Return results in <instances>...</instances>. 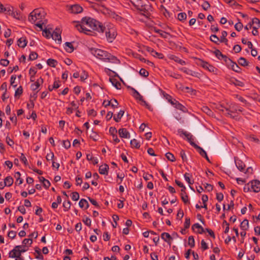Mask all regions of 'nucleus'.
I'll list each match as a JSON object with an SVG mask.
<instances>
[{"mask_svg":"<svg viewBox=\"0 0 260 260\" xmlns=\"http://www.w3.org/2000/svg\"><path fill=\"white\" fill-rule=\"evenodd\" d=\"M79 205L80 208H82L86 206L85 209H87L89 207V204L87 201L84 199H82L79 203Z\"/></svg>","mask_w":260,"mask_h":260,"instance_id":"nucleus-32","label":"nucleus"},{"mask_svg":"<svg viewBox=\"0 0 260 260\" xmlns=\"http://www.w3.org/2000/svg\"><path fill=\"white\" fill-rule=\"evenodd\" d=\"M164 96L166 98V100H167L168 102H169L172 106H174L175 104H176L177 101L175 99H173L170 95L166 94Z\"/></svg>","mask_w":260,"mask_h":260,"instance_id":"nucleus-28","label":"nucleus"},{"mask_svg":"<svg viewBox=\"0 0 260 260\" xmlns=\"http://www.w3.org/2000/svg\"><path fill=\"white\" fill-rule=\"evenodd\" d=\"M253 23H254V26L260 27V20L257 18L255 17L253 18Z\"/></svg>","mask_w":260,"mask_h":260,"instance_id":"nucleus-64","label":"nucleus"},{"mask_svg":"<svg viewBox=\"0 0 260 260\" xmlns=\"http://www.w3.org/2000/svg\"><path fill=\"white\" fill-rule=\"evenodd\" d=\"M16 253H17V250H15L14 248L10 251L9 253V257L11 258H16Z\"/></svg>","mask_w":260,"mask_h":260,"instance_id":"nucleus-55","label":"nucleus"},{"mask_svg":"<svg viewBox=\"0 0 260 260\" xmlns=\"http://www.w3.org/2000/svg\"><path fill=\"white\" fill-rule=\"evenodd\" d=\"M250 186L253 192H257L260 191V181L257 180H252L250 182Z\"/></svg>","mask_w":260,"mask_h":260,"instance_id":"nucleus-7","label":"nucleus"},{"mask_svg":"<svg viewBox=\"0 0 260 260\" xmlns=\"http://www.w3.org/2000/svg\"><path fill=\"white\" fill-rule=\"evenodd\" d=\"M169 58L174 60L175 62L184 65L185 64V61L184 60H182L179 57L174 55H170L169 56Z\"/></svg>","mask_w":260,"mask_h":260,"instance_id":"nucleus-17","label":"nucleus"},{"mask_svg":"<svg viewBox=\"0 0 260 260\" xmlns=\"http://www.w3.org/2000/svg\"><path fill=\"white\" fill-rule=\"evenodd\" d=\"M124 113V111H123V110H120L118 114L117 115V116H114L113 117V119L114 120L117 122H118L119 121H120L121 117L123 116V114Z\"/></svg>","mask_w":260,"mask_h":260,"instance_id":"nucleus-31","label":"nucleus"},{"mask_svg":"<svg viewBox=\"0 0 260 260\" xmlns=\"http://www.w3.org/2000/svg\"><path fill=\"white\" fill-rule=\"evenodd\" d=\"M0 64L4 67H7L9 64V61L6 59H1Z\"/></svg>","mask_w":260,"mask_h":260,"instance_id":"nucleus-62","label":"nucleus"},{"mask_svg":"<svg viewBox=\"0 0 260 260\" xmlns=\"http://www.w3.org/2000/svg\"><path fill=\"white\" fill-rule=\"evenodd\" d=\"M118 134H119V136L121 138H126V139L130 138V134L127 131V129L126 128H120L118 130Z\"/></svg>","mask_w":260,"mask_h":260,"instance_id":"nucleus-12","label":"nucleus"},{"mask_svg":"<svg viewBox=\"0 0 260 260\" xmlns=\"http://www.w3.org/2000/svg\"><path fill=\"white\" fill-rule=\"evenodd\" d=\"M192 176V175L189 174V173H185V174L184 175V178H185V180L187 182V183L190 185V184H192L193 183V180L191 181L190 179V178Z\"/></svg>","mask_w":260,"mask_h":260,"instance_id":"nucleus-37","label":"nucleus"},{"mask_svg":"<svg viewBox=\"0 0 260 260\" xmlns=\"http://www.w3.org/2000/svg\"><path fill=\"white\" fill-rule=\"evenodd\" d=\"M201 248L203 250H207L208 248L207 244L206 243V242L202 240L201 242Z\"/></svg>","mask_w":260,"mask_h":260,"instance_id":"nucleus-63","label":"nucleus"},{"mask_svg":"<svg viewBox=\"0 0 260 260\" xmlns=\"http://www.w3.org/2000/svg\"><path fill=\"white\" fill-rule=\"evenodd\" d=\"M191 145L193 146L195 149H197L199 154L203 156L204 155H206V151L200 146H198L194 143H191Z\"/></svg>","mask_w":260,"mask_h":260,"instance_id":"nucleus-16","label":"nucleus"},{"mask_svg":"<svg viewBox=\"0 0 260 260\" xmlns=\"http://www.w3.org/2000/svg\"><path fill=\"white\" fill-rule=\"evenodd\" d=\"M38 55V54L35 52H31L29 55V60H34L37 58Z\"/></svg>","mask_w":260,"mask_h":260,"instance_id":"nucleus-49","label":"nucleus"},{"mask_svg":"<svg viewBox=\"0 0 260 260\" xmlns=\"http://www.w3.org/2000/svg\"><path fill=\"white\" fill-rule=\"evenodd\" d=\"M213 53L214 54L216 57L219 60H221V58L223 57V54L218 49H216L215 51H213Z\"/></svg>","mask_w":260,"mask_h":260,"instance_id":"nucleus-42","label":"nucleus"},{"mask_svg":"<svg viewBox=\"0 0 260 260\" xmlns=\"http://www.w3.org/2000/svg\"><path fill=\"white\" fill-rule=\"evenodd\" d=\"M105 31L106 32V36L107 39L109 40V42H112V40L115 39L116 36V32L115 31V29L114 28V27H108L107 28L105 27L104 31Z\"/></svg>","mask_w":260,"mask_h":260,"instance_id":"nucleus-5","label":"nucleus"},{"mask_svg":"<svg viewBox=\"0 0 260 260\" xmlns=\"http://www.w3.org/2000/svg\"><path fill=\"white\" fill-rule=\"evenodd\" d=\"M89 50L92 55L100 59L115 63H119V60L116 57L106 51L94 48H90Z\"/></svg>","mask_w":260,"mask_h":260,"instance_id":"nucleus-3","label":"nucleus"},{"mask_svg":"<svg viewBox=\"0 0 260 260\" xmlns=\"http://www.w3.org/2000/svg\"><path fill=\"white\" fill-rule=\"evenodd\" d=\"M190 224V219L189 217H186L185 221L184 223V229H187L189 228Z\"/></svg>","mask_w":260,"mask_h":260,"instance_id":"nucleus-56","label":"nucleus"},{"mask_svg":"<svg viewBox=\"0 0 260 260\" xmlns=\"http://www.w3.org/2000/svg\"><path fill=\"white\" fill-rule=\"evenodd\" d=\"M21 174L19 172H17L15 173V177L16 178V181L15 182V184L18 183V185H20L23 183V180L20 178Z\"/></svg>","mask_w":260,"mask_h":260,"instance_id":"nucleus-27","label":"nucleus"},{"mask_svg":"<svg viewBox=\"0 0 260 260\" xmlns=\"http://www.w3.org/2000/svg\"><path fill=\"white\" fill-rule=\"evenodd\" d=\"M82 24L76 25V28L80 32H83L88 35L87 32H90L91 30L87 28L85 25L93 30H96L99 32H104L105 27L102 23L90 17H85L81 20Z\"/></svg>","mask_w":260,"mask_h":260,"instance_id":"nucleus-1","label":"nucleus"},{"mask_svg":"<svg viewBox=\"0 0 260 260\" xmlns=\"http://www.w3.org/2000/svg\"><path fill=\"white\" fill-rule=\"evenodd\" d=\"M195 229H198L199 230L198 232V233L202 234L203 233L205 232V230L198 223H195L192 225V230H194Z\"/></svg>","mask_w":260,"mask_h":260,"instance_id":"nucleus-23","label":"nucleus"},{"mask_svg":"<svg viewBox=\"0 0 260 260\" xmlns=\"http://www.w3.org/2000/svg\"><path fill=\"white\" fill-rule=\"evenodd\" d=\"M71 203L69 200L67 202L64 201L63 203V207L64 208V211H68L71 208Z\"/></svg>","mask_w":260,"mask_h":260,"instance_id":"nucleus-39","label":"nucleus"},{"mask_svg":"<svg viewBox=\"0 0 260 260\" xmlns=\"http://www.w3.org/2000/svg\"><path fill=\"white\" fill-rule=\"evenodd\" d=\"M146 50L150 52L153 56H157L158 58L162 59L164 57V55L161 53H158L155 51L153 48L147 47Z\"/></svg>","mask_w":260,"mask_h":260,"instance_id":"nucleus-11","label":"nucleus"},{"mask_svg":"<svg viewBox=\"0 0 260 260\" xmlns=\"http://www.w3.org/2000/svg\"><path fill=\"white\" fill-rule=\"evenodd\" d=\"M221 59H223V60L224 61V62L226 63V64L228 65V66H229V64L231 63V62H232V60L228 58L226 55H223V57L222 58H221Z\"/></svg>","mask_w":260,"mask_h":260,"instance_id":"nucleus-60","label":"nucleus"},{"mask_svg":"<svg viewBox=\"0 0 260 260\" xmlns=\"http://www.w3.org/2000/svg\"><path fill=\"white\" fill-rule=\"evenodd\" d=\"M109 81L111 82L112 85L114 86L116 89H120L121 88V84L116 79L110 78Z\"/></svg>","mask_w":260,"mask_h":260,"instance_id":"nucleus-22","label":"nucleus"},{"mask_svg":"<svg viewBox=\"0 0 260 260\" xmlns=\"http://www.w3.org/2000/svg\"><path fill=\"white\" fill-rule=\"evenodd\" d=\"M187 15L185 13H180L178 15V19L179 21H184L186 19Z\"/></svg>","mask_w":260,"mask_h":260,"instance_id":"nucleus-44","label":"nucleus"},{"mask_svg":"<svg viewBox=\"0 0 260 260\" xmlns=\"http://www.w3.org/2000/svg\"><path fill=\"white\" fill-rule=\"evenodd\" d=\"M181 199L184 204H189L190 202L188 200V196L187 194L181 195Z\"/></svg>","mask_w":260,"mask_h":260,"instance_id":"nucleus-50","label":"nucleus"},{"mask_svg":"<svg viewBox=\"0 0 260 260\" xmlns=\"http://www.w3.org/2000/svg\"><path fill=\"white\" fill-rule=\"evenodd\" d=\"M238 62L240 65L243 67H246L249 64V62L243 57L239 58Z\"/></svg>","mask_w":260,"mask_h":260,"instance_id":"nucleus-25","label":"nucleus"},{"mask_svg":"<svg viewBox=\"0 0 260 260\" xmlns=\"http://www.w3.org/2000/svg\"><path fill=\"white\" fill-rule=\"evenodd\" d=\"M152 29L155 32L159 34V35L163 38H166L167 35H168V33L162 30L157 29L156 27H153Z\"/></svg>","mask_w":260,"mask_h":260,"instance_id":"nucleus-26","label":"nucleus"},{"mask_svg":"<svg viewBox=\"0 0 260 260\" xmlns=\"http://www.w3.org/2000/svg\"><path fill=\"white\" fill-rule=\"evenodd\" d=\"M240 228L242 230L245 231L248 228V220L244 219L240 224Z\"/></svg>","mask_w":260,"mask_h":260,"instance_id":"nucleus-34","label":"nucleus"},{"mask_svg":"<svg viewBox=\"0 0 260 260\" xmlns=\"http://www.w3.org/2000/svg\"><path fill=\"white\" fill-rule=\"evenodd\" d=\"M210 39L211 41L213 42V43L216 44H218L219 39L217 37L216 35H212L210 37Z\"/></svg>","mask_w":260,"mask_h":260,"instance_id":"nucleus-46","label":"nucleus"},{"mask_svg":"<svg viewBox=\"0 0 260 260\" xmlns=\"http://www.w3.org/2000/svg\"><path fill=\"white\" fill-rule=\"evenodd\" d=\"M137 9L138 10L143 12L142 14L147 18L150 16V12L152 11V7L149 5H141L140 7H137Z\"/></svg>","mask_w":260,"mask_h":260,"instance_id":"nucleus-6","label":"nucleus"},{"mask_svg":"<svg viewBox=\"0 0 260 260\" xmlns=\"http://www.w3.org/2000/svg\"><path fill=\"white\" fill-rule=\"evenodd\" d=\"M106 102H107L105 100L103 103V105H104L105 107L111 106L112 108H115L118 107V105L119 104L117 100L115 99H113L111 101H107V104H105Z\"/></svg>","mask_w":260,"mask_h":260,"instance_id":"nucleus-10","label":"nucleus"},{"mask_svg":"<svg viewBox=\"0 0 260 260\" xmlns=\"http://www.w3.org/2000/svg\"><path fill=\"white\" fill-rule=\"evenodd\" d=\"M46 15V13L43 9H36L29 14L28 21L43 30V25L47 23Z\"/></svg>","mask_w":260,"mask_h":260,"instance_id":"nucleus-2","label":"nucleus"},{"mask_svg":"<svg viewBox=\"0 0 260 260\" xmlns=\"http://www.w3.org/2000/svg\"><path fill=\"white\" fill-rule=\"evenodd\" d=\"M11 15L18 20H21L22 18L21 14L17 11L11 12Z\"/></svg>","mask_w":260,"mask_h":260,"instance_id":"nucleus-35","label":"nucleus"},{"mask_svg":"<svg viewBox=\"0 0 260 260\" xmlns=\"http://www.w3.org/2000/svg\"><path fill=\"white\" fill-rule=\"evenodd\" d=\"M235 164L237 168L241 172H244L246 167L245 164L240 159H235Z\"/></svg>","mask_w":260,"mask_h":260,"instance_id":"nucleus-13","label":"nucleus"},{"mask_svg":"<svg viewBox=\"0 0 260 260\" xmlns=\"http://www.w3.org/2000/svg\"><path fill=\"white\" fill-rule=\"evenodd\" d=\"M22 92H23V89H22V86H20L15 91V96H16L17 95H20L22 94Z\"/></svg>","mask_w":260,"mask_h":260,"instance_id":"nucleus-61","label":"nucleus"},{"mask_svg":"<svg viewBox=\"0 0 260 260\" xmlns=\"http://www.w3.org/2000/svg\"><path fill=\"white\" fill-rule=\"evenodd\" d=\"M161 238L165 242H167L169 245H171V241L173 240V238L169 233L166 232L162 233L161 235Z\"/></svg>","mask_w":260,"mask_h":260,"instance_id":"nucleus-14","label":"nucleus"},{"mask_svg":"<svg viewBox=\"0 0 260 260\" xmlns=\"http://www.w3.org/2000/svg\"><path fill=\"white\" fill-rule=\"evenodd\" d=\"M225 115L226 116H229L232 118H234L236 117V115H233V114L235 113V112L234 111H231L228 109H225Z\"/></svg>","mask_w":260,"mask_h":260,"instance_id":"nucleus-40","label":"nucleus"},{"mask_svg":"<svg viewBox=\"0 0 260 260\" xmlns=\"http://www.w3.org/2000/svg\"><path fill=\"white\" fill-rule=\"evenodd\" d=\"M27 42L25 38L21 37L18 40V46L21 48H24L27 45Z\"/></svg>","mask_w":260,"mask_h":260,"instance_id":"nucleus-18","label":"nucleus"},{"mask_svg":"<svg viewBox=\"0 0 260 260\" xmlns=\"http://www.w3.org/2000/svg\"><path fill=\"white\" fill-rule=\"evenodd\" d=\"M32 243V240L31 238L24 239L22 241L23 245L30 246Z\"/></svg>","mask_w":260,"mask_h":260,"instance_id":"nucleus-53","label":"nucleus"},{"mask_svg":"<svg viewBox=\"0 0 260 260\" xmlns=\"http://www.w3.org/2000/svg\"><path fill=\"white\" fill-rule=\"evenodd\" d=\"M63 147L66 149H68L71 147V143L69 140H63L62 141Z\"/></svg>","mask_w":260,"mask_h":260,"instance_id":"nucleus-54","label":"nucleus"},{"mask_svg":"<svg viewBox=\"0 0 260 260\" xmlns=\"http://www.w3.org/2000/svg\"><path fill=\"white\" fill-rule=\"evenodd\" d=\"M243 27V25L242 23L240 22H238L235 25V28L236 30H237L238 31H240L242 29Z\"/></svg>","mask_w":260,"mask_h":260,"instance_id":"nucleus-57","label":"nucleus"},{"mask_svg":"<svg viewBox=\"0 0 260 260\" xmlns=\"http://www.w3.org/2000/svg\"><path fill=\"white\" fill-rule=\"evenodd\" d=\"M139 74L144 77H147L149 75L148 72L146 71L145 69L143 68L140 70Z\"/></svg>","mask_w":260,"mask_h":260,"instance_id":"nucleus-51","label":"nucleus"},{"mask_svg":"<svg viewBox=\"0 0 260 260\" xmlns=\"http://www.w3.org/2000/svg\"><path fill=\"white\" fill-rule=\"evenodd\" d=\"M188 244L191 247H194V240L192 236H190L188 237Z\"/></svg>","mask_w":260,"mask_h":260,"instance_id":"nucleus-47","label":"nucleus"},{"mask_svg":"<svg viewBox=\"0 0 260 260\" xmlns=\"http://www.w3.org/2000/svg\"><path fill=\"white\" fill-rule=\"evenodd\" d=\"M197 63L203 68L208 70L209 72L215 73L216 74H217L216 72L218 71V69L212 65L210 64L207 62L204 61L201 59H198V62Z\"/></svg>","mask_w":260,"mask_h":260,"instance_id":"nucleus-4","label":"nucleus"},{"mask_svg":"<svg viewBox=\"0 0 260 260\" xmlns=\"http://www.w3.org/2000/svg\"><path fill=\"white\" fill-rule=\"evenodd\" d=\"M51 32L48 29L45 28L43 30V36L45 37L47 39L51 38Z\"/></svg>","mask_w":260,"mask_h":260,"instance_id":"nucleus-43","label":"nucleus"},{"mask_svg":"<svg viewBox=\"0 0 260 260\" xmlns=\"http://www.w3.org/2000/svg\"><path fill=\"white\" fill-rule=\"evenodd\" d=\"M65 45H66V46L68 47V48H65V50H66L67 52H69V53H71V52H73L74 48V47H73L72 43L66 42Z\"/></svg>","mask_w":260,"mask_h":260,"instance_id":"nucleus-30","label":"nucleus"},{"mask_svg":"<svg viewBox=\"0 0 260 260\" xmlns=\"http://www.w3.org/2000/svg\"><path fill=\"white\" fill-rule=\"evenodd\" d=\"M13 179L11 176H8L4 179V182H6V184L7 186H11L13 183Z\"/></svg>","mask_w":260,"mask_h":260,"instance_id":"nucleus-33","label":"nucleus"},{"mask_svg":"<svg viewBox=\"0 0 260 260\" xmlns=\"http://www.w3.org/2000/svg\"><path fill=\"white\" fill-rule=\"evenodd\" d=\"M250 185H251V184H250V182H249L248 183L245 184V186H244V188H243L244 191L245 192H248V191H252Z\"/></svg>","mask_w":260,"mask_h":260,"instance_id":"nucleus-58","label":"nucleus"},{"mask_svg":"<svg viewBox=\"0 0 260 260\" xmlns=\"http://www.w3.org/2000/svg\"><path fill=\"white\" fill-rule=\"evenodd\" d=\"M227 35L228 33L226 31H222L221 32V36L220 39L219 40V41L220 42L224 43L226 45L228 46V39L226 38Z\"/></svg>","mask_w":260,"mask_h":260,"instance_id":"nucleus-20","label":"nucleus"},{"mask_svg":"<svg viewBox=\"0 0 260 260\" xmlns=\"http://www.w3.org/2000/svg\"><path fill=\"white\" fill-rule=\"evenodd\" d=\"M201 110L203 112L210 116L213 117L214 115L213 112L207 106H203Z\"/></svg>","mask_w":260,"mask_h":260,"instance_id":"nucleus-24","label":"nucleus"},{"mask_svg":"<svg viewBox=\"0 0 260 260\" xmlns=\"http://www.w3.org/2000/svg\"><path fill=\"white\" fill-rule=\"evenodd\" d=\"M131 145L132 147L135 148H139L140 147V144L138 141L134 139L131 141L130 142Z\"/></svg>","mask_w":260,"mask_h":260,"instance_id":"nucleus-36","label":"nucleus"},{"mask_svg":"<svg viewBox=\"0 0 260 260\" xmlns=\"http://www.w3.org/2000/svg\"><path fill=\"white\" fill-rule=\"evenodd\" d=\"M174 107L175 108L179 109L183 112H186L187 111V108L185 106L182 105L181 103H180L178 101H177L176 104H175Z\"/></svg>","mask_w":260,"mask_h":260,"instance_id":"nucleus-21","label":"nucleus"},{"mask_svg":"<svg viewBox=\"0 0 260 260\" xmlns=\"http://www.w3.org/2000/svg\"><path fill=\"white\" fill-rule=\"evenodd\" d=\"M165 155H166V157H167V158L168 160H170L171 161L173 162L175 160V156L171 153L167 152L166 153Z\"/></svg>","mask_w":260,"mask_h":260,"instance_id":"nucleus-45","label":"nucleus"},{"mask_svg":"<svg viewBox=\"0 0 260 260\" xmlns=\"http://www.w3.org/2000/svg\"><path fill=\"white\" fill-rule=\"evenodd\" d=\"M69 10L72 13L78 14L82 12L83 8L79 5L75 4L71 6Z\"/></svg>","mask_w":260,"mask_h":260,"instance_id":"nucleus-9","label":"nucleus"},{"mask_svg":"<svg viewBox=\"0 0 260 260\" xmlns=\"http://www.w3.org/2000/svg\"><path fill=\"white\" fill-rule=\"evenodd\" d=\"M202 7L204 10L206 11L210 7V5L208 1H204Z\"/></svg>","mask_w":260,"mask_h":260,"instance_id":"nucleus-52","label":"nucleus"},{"mask_svg":"<svg viewBox=\"0 0 260 260\" xmlns=\"http://www.w3.org/2000/svg\"><path fill=\"white\" fill-rule=\"evenodd\" d=\"M105 72L110 76H112V75H111V73H113V74H114V77H119L118 75L116 72L111 70L110 69H109L108 68H105Z\"/></svg>","mask_w":260,"mask_h":260,"instance_id":"nucleus-48","label":"nucleus"},{"mask_svg":"<svg viewBox=\"0 0 260 260\" xmlns=\"http://www.w3.org/2000/svg\"><path fill=\"white\" fill-rule=\"evenodd\" d=\"M51 38L55 41H58L59 43L61 42V38L60 36V31L59 29L56 28L55 30L51 33Z\"/></svg>","mask_w":260,"mask_h":260,"instance_id":"nucleus-8","label":"nucleus"},{"mask_svg":"<svg viewBox=\"0 0 260 260\" xmlns=\"http://www.w3.org/2000/svg\"><path fill=\"white\" fill-rule=\"evenodd\" d=\"M57 61L54 59L49 58L47 60V63L48 66L52 67H55Z\"/></svg>","mask_w":260,"mask_h":260,"instance_id":"nucleus-38","label":"nucleus"},{"mask_svg":"<svg viewBox=\"0 0 260 260\" xmlns=\"http://www.w3.org/2000/svg\"><path fill=\"white\" fill-rule=\"evenodd\" d=\"M202 200L203 203V206H202V207L207 209V206L206 204V202L208 201V197L207 195L204 194L202 196Z\"/></svg>","mask_w":260,"mask_h":260,"instance_id":"nucleus-41","label":"nucleus"},{"mask_svg":"<svg viewBox=\"0 0 260 260\" xmlns=\"http://www.w3.org/2000/svg\"><path fill=\"white\" fill-rule=\"evenodd\" d=\"M109 166L107 164L102 165L99 168V173L102 175H107L108 174Z\"/></svg>","mask_w":260,"mask_h":260,"instance_id":"nucleus-15","label":"nucleus"},{"mask_svg":"<svg viewBox=\"0 0 260 260\" xmlns=\"http://www.w3.org/2000/svg\"><path fill=\"white\" fill-rule=\"evenodd\" d=\"M72 199L73 201H78L79 199V194L78 192L75 191L72 193Z\"/></svg>","mask_w":260,"mask_h":260,"instance_id":"nucleus-59","label":"nucleus"},{"mask_svg":"<svg viewBox=\"0 0 260 260\" xmlns=\"http://www.w3.org/2000/svg\"><path fill=\"white\" fill-rule=\"evenodd\" d=\"M132 90L134 92L133 96L137 100H139L141 101H143V96L138 92L134 88H132Z\"/></svg>","mask_w":260,"mask_h":260,"instance_id":"nucleus-29","label":"nucleus"},{"mask_svg":"<svg viewBox=\"0 0 260 260\" xmlns=\"http://www.w3.org/2000/svg\"><path fill=\"white\" fill-rule=\"evenodd\" d=\"M229 66H231V69L237 73H240L241 69L239 67V66L235 62L232 61L231 63L229 64Z\"/></svg>","mask_w":260,"mask_h":260,"instance_id":"nucleus-19","label":"nucleus"}]
</instances>
